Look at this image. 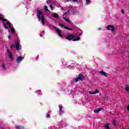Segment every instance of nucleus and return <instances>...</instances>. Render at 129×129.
<instances>
[{
    "instance_id": "obj_2",
    "label": "nucleus",
    "mask_w": 129,
    "mask_h": 129,
    "mask_svg": "<svg viewBox=\"0 0 129 129\" xmlns=\"http://www.w3.org/2000/svg\"><path fill=\"white\" fill-rule=\"evenodd\" d=\"M84 78L83 75L80 74L77 78H75L74 80L75 82H78V81H82Z\"/></svg>"
},
{
    "instance_id": "obj_34",
    "label": "nucleus",
    "mask_w": 129,
    "mask_h": 129,
    "mask_svg": "<svg viewBox=\"0 0 129 129\" xmlns=\"http://www.w3.org/2000/svg\"><path fill=\"white\" fill-rule=\"evenodd\" d=\"M127 110H128V111H129V105H128L127 106Z\"/></svg>"
},
{
    "instance_id": "obj_22",
    "label": "nucleus",
    "mask_w": 129,
    "mask_h": 129,
    "mask_svg": "<svg viewBox=\"0 0 129 129\" xmlns=\"http://www.w3.org/2000/svg\"><path fill=\"white\" fill-rule=\"evenodd\" d=\"M11 29V33H12V34H15V29L12 28H10Z\"/></svg>"
},
{
    "instance_id": "obj_25",
    "label": "nucleus",
    "mask_w": 129,
    "mask_h": 129,
    "mask_svg": "<svg viewBox=\"0 0 129 129\" xmlns=\"http://www.w3.org/2000/svg\"><path fill=\"white\" fill-rule=\"evenodd\" d=\"M64 29H66V30H70V31H72V30H73L72 28H69L66 26H65Z\"/></svg>"
},
{
    "instance_id": "obj_17",
    "label": "nucleus",
    "mask_w": 129,
    "mask_h": 129,
    "mask_svg": "<svg viewBox=\"0 0 129 129\" xmlns=\"http://www.w3.org/2000/svg\"><path fill=\"white\" fill-rule=\"evenodd\" d=\"M112 124L114 125V126H116V121L115 119H112Z\"/></svg>"
},
{
    "instance_id": "obj_6",
    "label": "nucleus",
    "mask_w": 129,
    "mask_h": 129,
    "mask_svg": "<svg viewBox=\"0 0 129 129\" xmlns=\"http://www.w3.org/2000/svg\"><path fill=\"white\" fill-rule=\"evenodd\" d=\"M99 74H101L102 76H105V77H107L108 76H107V73H105L103 71H101L99 72Z\"/></svg>"
},
{
    "instance_id": "obj_33",
    "label": "nucleus",
    "mask_w": 129,
    "mask_h": 129,
    "mask_svg": "<svg viewBox=\"0 0 129 129\" xmlns=\"http://www.w3.org/2000/svg\"><path fill=\"white\" fill-rule=\"evenodd\" d=\"M49 7H50V9H51L52 10H53V6H52V5H50Z\"/></svg>"
},
{
    "instance_id": "obj_19",
    "label": "nucleus",
    "mask_w": 129,
    "mask_h": 129,
    "mask_svg": "<svg viewBox=\"0 0 129 129\" xmlns=\"http://www.w3.org/2000/svg\"><path fill=\"white\" fill-rule=\"evenodd\" d=\"M125 90L127 92H129V86H126L125 87Z\"/></svg>"
},
{
    "instance_id": "obj_35",
    "label": "nucleus",
    "mask_w": 129,
    "mask_h": 129,
    "mask_svg": "<svg viewBox=\"0 0 129 129\" xmlns=\"http://www.w3.org/2000/svg\"><path fill=\"white\" fill-rule=\"evenodd\" d=\"M121 12L122 14H124V10H122L121 11Z\"/></svg>"
},
{
    "instance_id": "obj_7",
    "label": "nucleus",
    "mask_w": 129,
    "mask_h": 129,
    "mask_svg": "<svg viewBox=\"0 0 129 129\" xmlns=\"http://www.w3.org/2000/svg\"><path fill=\"white\" fill-rule=\"evenodd\" d=\"M23 61V57L22 56H18L16 59V61L17 63H20Z\"/></svg>"
},
{
    "instance_id": "obj_8",
    "label": "nucleus",
    "mask_w": 129,
    "mask_h": 129,
    "mask_svg": "<svg viewBox=\"0 0 129 129\" xmlns=\"http://www.w3.org/2000/svg\"><path fill=\"white\" fill-rule=\"evenodd\" d=\"M58 36H59V37H63V35H62V33H61V31L60 30V29H55Z\"/></svg>"
},
{
    "instance_id": "obj_1",
    "label": "nucleus",
    "mask_w": 129,
    "mask_h": 129,
    "mask_svg": "<svg viewBox=\"0 0 129 129\" xmlns=\"http://www.w3.org/2000/svg\"><path fill=\"white\" fill-rule=\"evenodd\" d=\"M37 17L38 20H41L42 25H45V21H46V19H45V16L42 14V12L40 10H37Z\"/></svg>"
},
{
    "instance_id": "obj_14",
    "label": "nucleus",
    "mask_w": 129,
    "mask_h": 129,
    "mask_svg": "<svg viewBox=\"0 0 129 129\" xmlns=\"http://www.w3.org/2000/svg\"><path fill=\"white\" fill-rule=\"evenodd\" d=\"M52 16L53 18H55V19H58L59 18V15L57 13H54Z\"/></svg>"
},
{
    "instance_id": "obj_21",
    "label": "nucleus",
    "mask_w": 129,
    "mask_h": 129,
    "mask_svg": "<svg viewBox=\"0 0 129 129\" xmlns=\"http://www.w3.org/2000/svg\"><path fill=\"white\" fill-rule=\"evenodd\" d=\"M69 12H70V10H69V11H68L67 12L64 13L62 16L63 18H64V16H66V15H67V14H68L69 13Z\"/></svg>"
},
{
    "instance_id": "obj_40",
    "label": "nucleus",
    "mask_w": 129,
    "mask_h": 129,
    "mask_svg": "<svg viewBox=\"0 0 129 129\" xmlns=\"http://www.w3.org/2000/svg\"><path fill=\"white\" fill-rule=\"evenodd\" d=\"M66 2H69V0H66Z\"/></svg>"
},
{
    "instance_id": "obj_26",
    "label": "nucleus",
    "mask_w": 129,
    "mask_h": 129,
    "mask_svg": "<svg viewBox=\"0 0 129 129\" xmlns=\"http://www.w3.org/2000/svg\"><path fill=\"white\" fill-rule=\"evenodd\" d=\"M3 25H4V27L5 28V29H8V26H7V24L6 23H4L3 24Z\"/></svg>"
},
{
    "instance_id": "obj_12",
    "label": "nucleus",
    "mask_w": 129,
    "mask_h": 129,
    "mask_svg": "<svg viewBox=\"0 0 129 129\" xmlns=\"http://www.w3.org/2000/svg\"><path fill=\"white\" fill-rule=\"evenodd\" d=\"M101 109H102V108H99L97 109L94 110V112H95V113H98V112H99V111H100V110H101Z\"/></svg>"
},
{
    "instance_id": "obj_23",
    "label": "nucleus",
    "mask_w": 129,
    "mask_h": 129,
    "mask_svg": "<svg viewBox=\"0 0 129 129\" xmlns=\"http://www.w3.org/2000/svg\"><path fill=\"white\" fill-rule=\"evenodd\" d=\"M44 10L45 11H46V12H49V10L48 9V7L47 6L44 7Z\"/></svg>"
},
{
    "instance_id": "obj_38",
    "label": "nucleus",
    "mask_w": 129,
    "mask_h": 129,
    "mask_svg": "<svg viewBox=\"0 0 129 129\" xmlns=\"http://www.w3.org/2000/svg\"><path fill=\"white\" fill-rule=\"evenodd\" d=\"M82 35V33H80L79 34V36H81Z\"/></svg>"
},
{
    "instance_id": "obj_32",
    "label": "nucleus",
    "mask_w": 129,
    "mask_h": 129,
    "mask_svg": "<svg viewBox=\"0 0 129 129\" xmlns=\"http://www.w3.org/2000/svg\"><path fill=\"white\" fill-rule=\"evenodd\" d=\"M46 117H50V115L48 113H46Z\"/></svg>"
},
{
    "instance_id": "obj_24",
    "label": "nucleus",
    "mask_w": 129,
    "mask_h": 129,
    "mask_svg": "<svg viewBox=\"0 0 129 129\" xmlns=\"http://www.w3.org/2000/svg\"><path fill=\"white\" fill-rule=\"evenodd\" d=\"M59 26H60V27H62V28H65V26H64V25H63L62 24H61V23H59Z\"/></svg>"
},
{
    "instance_id": "obj_29",
    "label": "nucleus",
    "mask_w": 129,
    "mask_h": 129,
    "mask_svg": "<svg viewBox=\"0 0 129 129\" xmlns=\"http://www.w3.org/2000/svg\"><path fill=\"white\" fill-rule=\"evenodd\" d=\"M86 3L87 4V5H89V4H90V0H86Z\"/></svg>"
},
{
    "instance_id": "obj_5",
    "label": "nucleus",
    "mask_w": 129,
    "mask_h": 129,
    "mask_svg": "<svg viewBox=\"0 0 129 129\" xmlns=\"http://www.w3.org/2000/svg\"><path fill=\"white\" fill-rule=\"evenodd\" d=\"M7 53L8 54V56H9V58H10L11 60H13V54H12V52H11V51L10 50V49L7 50Z\"/></svg>"
},
{
    "instance_id": "obj_4",
    "label": "nucleus",
    "mask_w": 129,
    "mask_h": 129,
    "mask_svg": "<svg viewBox=\"0 0 129 129\" xmlns=\"http://www.w3.org/2000/svg\"><path fill=\"white\" fill-rule=\"evenodd\" d=\"M107 30H110L111 31H114L115 29L114 28V26L113 25H108L107 26Z\"/></svg>"
},
{
    "instance_id": "obj_31",
    "label": "nucleus",
    "mask_w": 129,
    "mask_h": 129,
    "mask_svg": "<svg viewBox=\"0 0 129 129\" xmlns=\"http://www.w3.org/2000/svg\"><path fill=\"white\" fill-rule=\"evenodd\" d=\"M89 94H95L94 92H92L91 91L89 92Z\"/></svg>"
},
{
    "instance_id": "obj_37",
    "label": "nucleus",
    "mask_w": 129,
    "mask_h": 129,
    "mask_svg": "<svg viewBox=\"0 0 129 129\" xmlns=\"http://www.w3.org/2000/svg\"><path fill=\"white\" fill-rule=\"evenodd\" d=\"M12 38V37L11 36V35H8V39H11Z\"/></svg>"
},
{
    "instance_id": "obj_15",
    "label": "nucleus",
    "mask_w": 129,
    "mask_h": 129,
    "mask_svg": "<svg viewBox=\"0 0 129 129\" xmlns=\"http://www.w3.org/2000/svg\"><path fill=\"white\" fill-rule=\"evenodd\" d=\"M63 20H64V21L66 22H67V23H68L69 24H71V22H70V21H69V20L67 19V18H66V17H63Z\"/></svg>"
},
{
    "instance_id": "obj_39",
    "label": "nucleus",
    "mask_w": 129,
    "mask_h": 129,
    "mask_svg": "<svg viewBox=\"0 0 129 129\" xmlns=\"http://www.w3.org/2000/svg\"><path fill=\"white\" fill-rule=\"evenodd\" d=\"M47 4H49V1L46 2Z\"/></svg>"
},
{
    "instance_id": "obj_16",
    "label": "nucleus",
    "mask_w": 129,
    "mask_h": 129,
    "mask_svg": "<svg viewBox=\"0 0 129 129\" xmlns=\"http://www.w3.org/2000/svg\"><path fill=\"white\" fill-rule=\"evenodd\" d=\"M80 40V37L78 36V37L75 38L73 40L74 42H76V41H79Z\"/></svg>"
},
{
    "instance_id": "obj_9",
    "label": "nucleus",
    "mask_w": 129,
    "mask_h": 129,
    "mask_svg": "<svg viewBox=\"0 0 129 129\" xmlns=\"http://www.w3.org/2000/svg\"><path fill=\"white\" fill-rule=\"evenodd\" d=\"M16 48L17 51H19V50H20V43H19V41H17L16 43Z\"/></svg>"
},
{
    "instance_id": "obj_28",
    "label": "nucleus",
    "mask_w": 129,
    "mask_h": 129,
    "mask_svg": "<svg viewBox=\"0 0 129 129\" xmlns=\"http://www.w3.org/2000/svg\"><path fill=\"white\" fill-rule=\"evenodd\" d=\"M94 93H95V94H96V93H99V91H98V90L96 89L95 90V92H94Z\"/></svg>"
},
{
    "instance_id": "obj_13",
    "label": "nucleus",
    "mask_w": 129,
    "mask_h": 129,
    "mask_svg": "<svg viewBox=\"0 0 129 129\" xmlns=\"http://www.w3.org/2000/svg\"><path fill=\"white\" fill-rule=\"evenodd\" d=\"M103 127H105L106 129H111L110 127H109V124L108 123H106L103 125Z\"/></svg>"
},
{
    "instance_id": "obj_3",
    "label": "nucleus",
    "mask_w": 129,
    "mask_h": 129,
    "mask_svg": "<svg viewBox=\"0 0 129 129\" xmlns=\"http://www.w3.org/2000/svg\"><path fill=\"white\" fill-rule=\"evenodd\" d=\"M74 38H75V35H68L65 37V39L70 41L71 40H74Z\"/></svg>"
},
{
    "instance_id": "obj_36",
    "label": "nucleus",
    "mask_w": 129,
    "mask_h": 129,
    "mask_svg": "<svg viewBox=\"0 0 129 129\" xmlns=\"http://www.w3.org/2000/svg\"><path fill=\"white\" fill-rule=\"evenodd\" d=\"M14 47H15V46L14 45H11V49H13V48H14Z\"/></svg>"
},
{
    "instance_id": "obj_10",
    "label": "nucleus",
    "mask_w": 129,
    "mask_h": 129,
    "mask_svg": "<svg viewBox=\"0 0 129 129\" xmlns=\"http://www.w3.org/2000/svg\"><path fill=\"white\" fill-rule=\"evenodd\" d=\"M0 20L3 21V22H7L8 21L7 19L4 18V16L2 14H0Z\"/></svg>"
},
{
    "instance_id": "obj_18",
    "label": "nucleus",
    "mask_w": 129,
    "mask_h": 129,
    "mask_svg": "<svg viewBox=\"0 0 129 129\" xmlns=\"http://www.w3.org/2000/svg\"><path fill=\"white\" fill-rule=\"evenodd\" d=\"M16 128H17V129H24V126H20V125H17V126H16Z\"/></svg>"
},
{
    "instance_id": "obj_20",
    "label": "nucleus",
    "mask_w": 129,
    "mask_h": 129,
    "mask_svg": "<svg viewBox=\"0 0 129 129\" xmlns=\"http://www.w3.org/2000/svg\"><path fill=\"white\" fill-rule=\"evenodd\" d=\"M6 24L8 25V26H9V27L10 29H12V24H11V23H10V22H7Z\"/></svg>"
},
{
    "instance_id": "obj_30",
    "label": "nucleus",
    "mask_w": 129,
    "mask_h": 129,
    "mask_svg": "<svg viewBox=\"0 0 129 129\" xmlns=\"http://www.w3.org/2000/svg\"><path fill=\"white\" fill-rule=\"evenodd\" d=\"M73 1V2H74V3H77V4H78V0H72Z\"/></svg>"
},
{
    "instance_id": "obj_11",
    "label": "nucleus",
    "mask_w": 129,
    "mask_h": 129,
    "mask_svg": "<svg viewBox=\"0 0 129 129\" xmlns=\"http://www.w3.org/2000/svg\"><path fill=\"white\" fill-rule=\"evenodd\" d=\"M59 114L61 115L62 113L64 112V111L62 110V108H63V107H62V106H60L59 107Z\"/></svg>"
},
{
    "instance_id": "obj_27",
    "label": "nucleus",
    "mask_w": 129,
    "mask_h": 129,
    "mask_svg": "<svg viewBox=\"0 0 129 129\" xmlns=\"http://www.w3.org/2000/svg\"><path fill=\"white\" fill-rule=\"evenodd\" d=\"M2 68H3V69H4V70L6 69V65L5 64V63L2 64Z\"/></svg>"
}]
</instances>
